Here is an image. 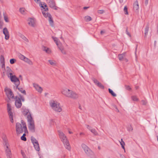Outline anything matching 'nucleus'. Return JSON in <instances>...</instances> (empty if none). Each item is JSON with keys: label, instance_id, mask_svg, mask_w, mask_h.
I'll use <instances>...</instances> for the list:
<instances>
[{"label": "nucleus", "instance_id": "f257e3e1", "mask_svg": "<svg viewBox=\"0 0 158 158\" xmlns=\"http://www.w3.org/2000/svg\"><path fill=\"white\" fill-rule=\"evenodd\" d=\"M21 122V124L19 123H17L16 124V133L20 134L22 133L23 132L28 133L26 123L23 120Z\"/></svg>", "mask_w": 158, "mask_h": 158}, {"label": "nucleus", "instance_id": "f03ea898", "mask_svg": "<svg viewBox=\"0 0 158 158\" xmlns=\"http://www.w3.org/2000/svg\"><path fill=\"white\" fill-rule=\"evenodd\" d=\"M61 93L65 96L73 99H77L79 97L78 95L75 92L67 89L63 90Z\"/></svg>", "mask_w": 158, "mask_h": 158}, {"label": "nucleus", "instance_id": "7ed1b4c3", "mask_svg": "<svg viewBox=\"0 0 158 158\" xmlns=\"http://www.w3.org/2000/svg\"><path fill=\"white\" fill-rule=\"evenodd\" d=\"M59 135L61 141L63 142L65 147L69 150L70 149V147L69 141L67 138L66 136L62 131L59 130L58 131Z\"/></svg>", "mask_w": 158, "mask_h": 158}, {"label": "nucleus", "instance_id": "20e7f679", "mask_svg": "<svg viewBox=\"0 0 158 158\" xmlns=\"http://www.w3.org/2000/svg\"><path fill=\"white\" fill-rule=\"evenodd\" d=\"M11 70H7L6 71V74L9 77H10L11 81L12 82L15 83V84L17 88L18 87L20 84V81L17 77L15 75H13V73Z\"/></svg>", "mask_w": 158, "mask_h": 158}, {"label": "nucleus", "instance_id": "39448f33", "mask_svg": "<svg viewBox=\"0 0 158 158\" xmlns=\"http://www.w3.org/2000/svg\"><path fill=\"white\" fill-rule=\"evenodd\" d=\"M27 118L28 123V127L29 130L32 132H35V123L31 114H29L27 116Z\"/></svg>", "mask_w": 158, "mask_h": 158}, {"label": "nucleus", "instance_id": "423d86ee", "mask_svg": "<svg viewBox=\"0 0 158 158\" xmlns=\"http://www.w3.org/2000/svg\"><path fill=\"white\" fill-rule=\"evenodd\" d=\"M50 105L52 109L56 111L60 112L62 109L60 106V104L56 101L51 100L50 102Z\"/></svg>", "mask_w": 158, "mask_h": 158}, {"label": "nucleus", "instance_id": "0eeeda50", "mask_svg": "<svg viewBox=\"0 0 158 158\" xmlns=\"http://www.w3.org/2000/svg\"><path fill=\"white\" fill-rule=\"evenodd\" d=\"M81 147L85 154L88 156H90L93 154V152L90 150V149L85 144L82 143L81 145Z\"/></svg>", "mask_w": 158, "mask_h": 158}, {"label": "nucleus", "instance_id": "6e6552de", "mask_svg": "<svg viewBox=\"0 0 158 158\" xmlns=\"http://www.w3.org/2000/svg\"><path fill=\"white\" fill-rule=\"evenodd\" d=\"M7 105V111L8 114L10 121L12 123H13L14 122L13 119V114L11 111V108L10 104L9 103H8Z\"/></svg>", "mask_w": 158, "mask_h": 158}, {"label": "nucleus", "instance_id": "1a4fd4ad", "mask_svg": "<svg viewBox=\"0 0 158 158\" xmlns=\"http://www.w3.org/2000/svg\"><path fill=\"white\" fill-rule=\"evenodd\" d=\"M5 91L9 99L10 100L11 98H13L14 96L10 89L6 88L5 89Z\"/></svg>", "mask_w": 158, "mask_h": 158}, {"label": "nucleus", "instance_id": "9d476101", "mask_svg": "<svg viewBox=\"0 0 158 158\" xmlns=\"http://www.w3.org/2000/svg\"><path fill=\"white\" fill-rule=\"evenodd\" d=\"M91 79L94 82V83L98 87L101 89H103L104 88V87L100 82H99L97 79H95L94 77L91 78Z\"/></svg>", "mask_w": 158, "mask_h": 158}, {"label": "nucleus", "instance_id": "9b49d317", "mask_svg": "<svg viewBox=\"0 0 158 158\" xmlns=\"http://www.w3.org/2000/svg\"><path fill=\"white\" fill-rule=\"evenodd\" d=\"M15 99V104L16 107L18 108H20L22 105V103L18 96H16Z\"/></svg>", "mask_w": 158, "mask_h": 158}, {"label": "nucleus", "instance_id": "f8f14e48", "mask_svg": "<svg viewBox=\"0 0 158 158\" xmlns=\"http://www.w3.org/2000/svg\"><path fill=\"white\" fill-rule=\"evenodd\" d=\"M3 32L5 35V39L6 40H8L9 38V32L6 28H4L3 30Z\"/></svg>", "mask_w": 158, "mask_h": 158}, {"label": "nucleus", "instance_id": "ddd939ff", "mask_svg": "<svg viewBox=\"0 0 158 158\" xmlns=\"http://www.w3.org/2000/svg\"><path fill=\"white\" fill-rule=\"evenodd\" d=\"M0 64L2 69H5L4 58V56L2 55L0 56Z\"/></svg>", "mask_w": 158, "mask_h": 158}, {"label": "nucleus", "instance_id": "4468645a", "mask_svg": "<svg viewBox=\"0 0 158 158\" xmlns=\"http://www.w3.org/2000/svg\"><path fill=\"white\" fill-rule=\"evenodd\" d=\"M5 152L7 158H11L12 154L10 149H5Z\"/></svg>", "mask_w": 158, "mask_h": 158}, {"label": "nucleus", "instance_id": "2eb2a0df", "mask_svg": "<svg viewBox=\"0 0 158 158\" xmlns=\"http://www.w3.org/2000/svg\"><path fill=\"white\" fill-rule=\"evenodd\" d=\"M49 6L51 8H53L56 5L55 2L54 0H50L47 1Z\"/></svg>", "mask_w": 158, "mask_h": 158}, {"label": "nucleus", "instance_id": "dca6fc26", "mask_svg": "<svg viewBox=\"0 0 158 158\" xmlns=\"http://www.w3.org/2000/svg\"><path fill=\"white\" fill-rule=\"evenodd\" d=\"M29 22L28 24L32 27H35V22L33 19L31 18H30L28 20Z\"/></svg>", "mask_w": 158, "mask_h": 158}, {"label": "nucleus", "instance_id": "f3484780", "mask_svg": "<svg viewBox=\"0 0 158 158\" xmlns=\"http://www.w3.org/2000/svg\"><path fill=\"white\" fill-rule=\"evenodd\" d=\"M3 144L4 148L6 146H9L10 145L8 140L6 138H3Z\"/></svg>", "mask_w": 158, "mask_h": 158}, {"label": "nucleus", "instance_id": "a211bd4d", "mask_svg": "<svg viewBox=\"0 0 158 158\" xmlns=\"http://www.w3.org/2000/svg\"><path fill=\"white\" fill-rule=\"evenodd\" d=\"M52 38L53 40H54V41L56 43L58 47H59L60 46H61L62 45L61 43H60V42H59V40L57 38L54 37L53 36H52Z\"/></svg>", "mask_w": 158, "mask_h": 158}, {"label": "nucleus", "instance_id": "6ab92c4d", "mask_svg": "<svg viewBox=\"0 0 158 158\" xmlns=\"http://www.w3.org/2000/svg\"><path fill=\"white\" fill-rule=\"evenodd\" d=\"M139 6L137 0H136L133 4V9L134 10H137L139 9Z\"/></svg>", "mask_w": 158, "mask_h": 158}, {"label": "nucleus", "instance_id": "aec40b11", "mask_svg": "<svg viewBox=\"0 0 158 158\" xmlns=\"http://www.w3.org/2000/svg\"><path fill=\"white\" fill-rule=\"evenodd\" d=\"M49 18H48V21L49 22L50 25L52 27H53L54 25V21L53 20L52 17L51 15H49Z\"/></svg>", "mask_w": 158, "mask_h": 158}, {"label": "nucleus", "instance_id": "412c9836", "mask_svg": "<svg viewBox=\"0 0 158 158\" xmlns=\"http://www.w3.org/2000/svg\"><path fill=\"white\" fill-rule=\"evenodd\" d=\"M34 86L39 92H41L43 89L42 88L39 86L38 85L36 84H34Z\"/></svg>", "mask_w": 158, "mask_h": 158}, {"label": "nucleus", "instance_id": "4be33fe9", "mask_svg": "<svg viewBox=\"0 0 158 158\" xmlns=\"http://www.w3.org/2000/svg\"><path fill=\"white\" fill-rule=\"evenodd\" d=\"M23 114L25 116L27 115V116L29 114H31L29 112L28 110L25 108L23 109L22 111Z\"/></svg>", "mask_w": 158, "mask_h": 158}, {"label": "nucleus", "instance_id": "5701e85b", "mask_svg": "<svg viewBox=\"0 0 158 158\" xmlns=\"http://www.w3.org/2000/svg\"><path fill=\"white\" fill-rule=\"evenodd\" d=\"M33 145L35 149L37 151H39L40 150V148L39 143H37L33 144Z\"/></svg>", "mask_w": 158, "mask_h": 158}, {"label": "nucleus", "instance_id": "b1692460", "mask_svg": "<svg viewBox=\"0 0 158 158\" xmlns=\"http://www.w3.org/2000/svg\"><path fill=\"white\" fill-rule=\"evenodd\" d=\"M149 25H147L145 29V32H144V37H146L148 35V31L149 30Z\"/></svg>", "mask_w": 158, "mask_h": 158}, {"label": "nucleus", "instance_id": "393cba45", "mask_svg": "<svg viewBox=\"0 0 158 158\" xmlns=\"http://www.w3.org/2000/svg\"><path fill=\"white\" fill-rule=\"evenodd\" d=\"M43 50L46 52L49 53L50 52V51L49 49L46 47L43 46L42 47Z\"/></svg>", "mask_w": 158, "mask_h": 158}, {"label": "nucleus", "instance_id": "a878e982", "mask_svg": "<svg viewBox=\"0 0 158 158\" xmlns=\"http://www.w3.org/2000/svg\"><path fill=\"white\" fill-rule=\"evenodd\" d=\"M58 48L60 50V51L63 54H66V52L64 50V47L62 46V44L61 46L59 47Z\"/></svg>", "mask_w": 158, "mask_h": 158}, {"label": "nucleus", "instance_id": "bb28decb", "mask_svg": "<svg viewBox=\"0 0 158 158\" xmlns=\"http://www.w3.org/2000/svg\"><path fill=\"white\" fill-rule=\"evenodd\" d=\"M31 140L33 144L38 143L37 140L33 136L31 137Z\"/></svg>", "mask_w": 158, "mask_h": 158}, {"label": "nucleus", "instance_id": "cd10ccee", "mask_svg": "<svg viewBox=\"0 0 158 158\" xmlns=\"http://www.w3.org/2000/svg\"><path fill=\"white\" fill-rule=\"evenodd\" d=\"M23 60L30 64H32V61L26 57H25Z\"/></svg>", "mask_w": 158, "mask_h": 158}, {"label": "nucleus", "instance_id": "c85d7f7f", "mask_svg": "<svg viewBox=\"0 0 158 158\" xmlns=\"http://www.w3.org/2000/svg\"><path fill=\"white\" fill-rule=\"evenodd\" d=\"M91 18L89 16H85L84 18V19L85 21L86 22H89L92 20Z\"/></svg>", "mask_w": 158, "mask_h": 158}, {"label": "nucleus", "instance_id": "c756f323", "mask_svg": "<svg viewBox=\"0 0 158 158\" xmlns=\"http://www.w3.org/2000/svg\"><path fill=\"white\" fill-rule=\"evenodd\" d=\"M94 135H98V133L94 129H91L90 131Z\"/></svg>", "mask_w": 158, "mask_h": 158}, {"label": "nucleus", "instance_id": "7c9ffc66", "mask_svg": "<svg viewBox=\"0 0 158 158\" xmlns=\"http://www.w3.org/2000/svg\"><path fill=\"white\" fill-rule=\"evenodd\" d=\"M108 91L109 93L113 97H116V94L111 89H109Z\"/></svg>", "mask_w": 158, "mask_h": 158}, {"label": "nucleus", "instance_id": "2f4dec72", "mask_svg": "<svg viewBox=\"0 0 158 158\" xmlns=\"http://www.w3.org/2000/svg\"><path fill=\"white\" fill-rule=\"evenodd\" d=\"M42 14L44 16V17H45V18H47V17L49 18V15H51L48 12L46 13L44 11H43L42 12Z\"/></svg>", "mask_w": 158, "mask_h": 158}, {"label": "nucleus", "instance_id": "473e14b6", "mask_svg": "<svg viewBox=\"0 0 158 158\" xmlns=\"http://www.w3.org/2000/svg\"><path fill=\"white\" fill-rule=\"evenodd\" d=\"M16 88L18 90L20 91L22 93L24 94L25 95L26 94V91L25 90H23V89L22 88H19L18 87V86L17 88L16 87Z\"/></svg>", "mask_w": 158, "mask_h": 158}, {"label": "nucleus", "instance_id": "72a5a7b5", "mask_svg": "<svg viewBox=\"0 0 158 158\" xmlns=\"http://www.w3.org/2000/svg\"><path fill=\"white\" fill-rule=\"evenodd\" d=\"M124 57V55L123 54H119L118 55V57L119 60H122L123 59Z\"/></svg>", "mask_w": 158, "mask_h": 158}, {"label": "nucleus", "instance_id": "f704fd0d", "mask_svg": "<svg viewBox=\"0 0 158 158\" xmlns=\"http://www.w3.org/2000/svg\"><path fill=\"white\" fill-rule=\"evenodd\" d=\"M121 145L123 149H125L124 145L125 144L124 142L123 141V139H121V141L120 142Z\"/></svg>", "mask_w": 158, "mask_h": 158}, {"label": "nucleus", "instance_id": "c9c22d12", "mask_svg": "<svg viewBox=\"0 0 158 158\" xmlns=\"http://www.w3.org/2000/svg\"><path fill=\"white\" fill-rule=\"evenodd\" d=\"M131 98L134 101H138V99L135 96H132L131 97Z\"/></svg>", "mask_w": 158, "mask_h": 158}, {"label": "nucleus", "instance_id": "e433bc0d", "mask_svg": "<svg viewBox=\"0 0 158 158\" xmlns=\"http://www.w3.org/2000/svg\"><path fill=\"white\" fill-rule=\"evenodd\" d=\"M18 57L19 59L22 60H24L26 57L25 56L22 55L21 54H19Z\"/></svg>", "mask_w": 158, "mask_h": 158}, {"label": "nucleus", "instance_id": "4c0bfd02", "mask_svg": "<svg viewBox=\"0 0 158 158\" xmlns=\"http://www.w3.org/2000/svg\"><path fill=\"white\" fill-rule=\"evenodd\" d=\"M20 37L24 40L27 41L28 42V40L27 38L25 37L22 34H21L20 35Z\"/></svg>", "mask_w": 158, "mask_h": 158}, {"label": "nucleus", "instance_id": "58836bf2", "mask_svg": "<svg viewBox=\"0 0 158 158\" xmlns=\"http://www.w3.org/2000/svg\"><path fill=\"white\" fill-rule=\"evenodd\" d=\"M18 98L20 99V100L23 102H24L25 101V99L23 96H22L21 95H19Z\"/></svg>", "mask_w": 158, "mask_h": 158}, {"label": "nucleus", "instance_id": "ea45409f", "mask_svg": "<svg viewBox=\"0 0 158 158\" xmlns=\"http://www.w3.org/2000/svg\"><path fill=\"white\" fill-rule=\"evenodd\" d=\"M40 6L43 9H44V11L45 12V11H48V8H46V9L43 6V5L41 3V2L40 3Z\"/></svg>", "mask_w": 158, "mask_h": 158}, {"label": "nucleus", "instance_id": "a19ab883", "mask_svg": "<svg viewBox=\"0 0 158 158\" xmlns=\"http://www.w3.org/2000/svg\"><path fill=\"white\" fill-rule=\"evenodd\" d=\"M124 11L125 15H128L127 8V6H125L124 8Z\"/></svg>", "mask_w": 158, "mask_h": 158}, {"label": "nucleus", "instance_id": "79ce46f5", "mask_svg": "<svg viewBox=\"0 0 158 158\" xmlns=\"http://www.w3.org/2000/svg\"><path fill=\"white\" fill-rule=\"evenodd\" d=\"M16 61V59L13 58L10 59V63L11 64H14Z\"/></svg>", "mask_w": 158, "mask_h": 158}, {"label": "nucleus", "instance_id": "37998d69", "mask_svg": "<svg viewBox=\"0 0 158 158\" xmlns=\"http://www.w3.org/2000/svg\"><path fill=\"white\" fill-rule=\"evenodd\" d=\"M127 130L128 131H131L133 130V128L131 125L128 127Z\"/></svg>", "mask_w": 158, "mask_h": 158}, {"label": "nucleus", "instance_id": "c03bdc74", "mask_svg": "<svg viewBox=\"0 0 158 158\" xmlns=\"http://www.w3.org/2000/svg\"><path fill=\"white\" fill-rule=\"evenodd\" d=\"M25 11V9L24 8H20L19 9V11L22 14H24Z\"/></svg>", "mask_w": 158, "mask_h": 158}, {"label": "nucleus", "instance_id": "a18cd8bd", "mask_svg": "<svg viewBox=\"0 0 158 158\" xmlns=\"http://www.w3.org/2000/svg\"><path fill=\"white\" fill-rule=\"evenodd\" d=\"M126 89L129 90H130L131 89V88L129 85H125Z\"/></svg>", "mask_w": 158, "mask_h": 158}, {"label": "nucleus", "instance_id": "49530a36", "mask_svg": "<svg viewBox=\"0 0 158 158\" xmlns=\"http://www.w3.org/2000/svg\"><path fill=\"white\" fill-rule=\"evenodd\" d=\"M126 34L129 37H131V34L129 32L127 31V29L126 30Z\"/></svg>", "mask_w": 158, "mask_h": 158}, {"label": "nucleus", "instance_id": "de8ad7c7", "mask_svg": "<svg viewBox=\"0 0 158 158\" xmlns=\"http://www.w3.org/2000/svg\"><path fill=\"white\" fill-rule=\"evenodd\" d=\"M21 139L22 140L26 141L27 140V139L25 137H23V136H22L21 137Z\"/></svg>", "mask_w": 158, "mask_h": 158}, {"label": "nucleus", "instance_id": "09e8293b", "mask_svg": "<svg viewBox=\"0 0 158 158\" xmlns=\"http://www.w3.org/2000/svg\"><path fill=\"white\" fill-rule=\"evenodd\" d=\"M98 11V13L100 14H102L104 12V11L103 10H99Z\"/></svg>", "mask_w": 158, "mask_h": 158}, {"label": "nucleus", "instance_id": "8fccbe9b", "mask_svg": "<svg viewBox=\"0 0 158 158\" xmlns=\"http://www.w3.org/2000/svg\"><path fill=\"white\" fill-rule=\"evenodd\" d=\"M4 19L5 21L6 22H8L9 21L8 20V18L6 16L4 15Z\"/></svg>", "mask_w": 158, "mask_h": 158}, {"label": "nucleus", "instance_id": "3c124183", "mask_svg": "<svg viewBox=\"0 0 158 158\" xmlns=\"http://www.w3.org/2000/svg\"><path fill=\"white\" fill-rule=\"evenodd\" d=\"M48 61L51 65H53L55 64L53 61L52 60H48Z\"/></svg>", "mask_w": 158, "mask_h": 158}, {"label": "nucleus", "instance_id": "603ef678", "mask_svg": "<svg viewBox=\"0 0 158 158\" xmlns=\"http://www.w3.org/2000/svg\"><path fill=\"white\" fill-rule=\"evenodd\" d=\"M148 0H145L144 4L145 6H147L148 4Z\"/></svg>", "mask_w": 158, "mask_h": 158}, {"label": "nucleus", "instance_id": "864d4df0", "mask_svg": "<svg viewBox=\"0 0 158 158\" xmlns=\"http://www.w3.org/2000/svg\"><path fill=\"white\" fill-rule=\"evenodd\" d=\"M86 126L87 128L88 129L89 131H90V130H91L92 129V127L89 125H87Z\"/></svg>", "mask_w": 158, "mask_h": 158}, {"label": "nucleus", "instance_id": "5fc2aeb1", "mask_svg": "<svg viewBox=\"0 0 158 158\" xmlns=\"http://www.w3.org/2000/svg\"><path fill=\"white\" fill-rule=\"evenodd\" d=\"M143 105H145L146 104L147 102L144 100H142L141 101Z\"/></svg>", "mask_w": 158, "mask_h": 158}, {"label": "nucleus", "instance_id": "6e6d98bb", "mask_svg": "<svg viewBox=\"0 0 158 158\" xmlns=\"http://www.w3.org/2000/svg\"><path fill=\"white\" fill-rule=\"evenodd\" d=\"M114 107L115 108V109H116V111H117V112H119V110H118V108H117V107L116 106H115V105H114Z\"/></svg>", "mask_w": 158, "mask_h": 158}, {"label": "nucleus", "instance_id": "4d7b16f0", "mask_svg": "<svg viewBox=\"0 0 158 158\" xmlns=\"http://www.w3.org/2000/svg\"><path fill=\"white\" fill-rule=\"evenodd\" d=\"M120 157L121 158H126L125 156L123 155L120 154Z\"/></svg>", "mask_w": 158, "mask_h": 158}, {"label": "nucleus", "instance_id": "13d9d810", "mask_svg": "<svg viewBox=\"0 0 158 158\" xmlns=\"http://www.w3.org/2000/svg\"><path fill=\"white\" fill-rule=\"evenodd\" d=\"M4 149H10V145L9 146H6L4 148Z\"/></svg>", "mask_w": 158, "mask_h": 158}, {"label": "nucleus", "instance_id": "bf43d9fd", "mask_svg": "<svg viewBox=\"0 0 158 158\" xmlns=\"http://www.w3.org/2000/svg\"><path fill=\"white\" fill-rule=\"evenodd\" d=\"M58 8V7L57 6H56V5H55V6H54V7L53 8L55 10H57Z\"/></svg>", "mask_w": 158, "mask_h": 158}, {"label": "nucleus", "instance_id": "052dcab7", "mask_svg": "<svg viewBox=\"0 0 158 158\" xmlns=\"http://www.w3.org/2000/svg\"><path fill=\"white\" fill-rule=\"evenodd\" d=\"M89 6H85L83 7V9L84 10H86L89 8Z\"/></svg>", "mask_w": 158, "mask_h": 158}, {"label": "nucleus", "instance_id": "680f3d73", "mask_svg": "<svg viewBox=\"0 0 158 158\" xmlns=\"http://www.w3.org/2000/svg\"><path fill=\"white\" fill-rule=\"evenodd\" d=\"M156 41L155 40L154 42V46L155 47H156Z\"/></svg>", "mask_w": 158, "mask_h": 158}, {"label": "nucleus", "instance_id": "e2e57ef3", "mask_svg": "<svg viewBox=\"0 0 158 158\" xmlns=\"http://www.w3.org/2000/svg\"><path fill=\"white\" fill-rule=\"evenodd\" d=\"M21 154L23 157L25 156L24 153L22 151H21Z\"/></svg>", "mask_w": 158, "mask_h": 158}, {"label": "nucleus", "instance_id": "0e129e2a", "mask_svg": "<svg viewBox=\"0 0 158 158\" xmlns=\"http://www.w3.org/2000/svg\"><path fill=\"white\" fill-rule=\"evenodd\" d=\"M43 6H44V7H47V6L46 4L44 3L43 4Z\"/></svg>", "mask_w": 158, "mask_h": 158}, {"label": "nucleus", "instance_id": "69168bd1", "mask_svg": "<svg viewBox=\"0 0 158 158\" xmlns=\"http://www.w3.org/2000/svg\"><path fill=\"white\" fill-rule=\"evenodd\" d=\"M105 32L103 31H101L100 32V33L101 35L103 34V33H104Z\"/></svg>", "mask_w": 158, "mask_h": 158}, {"label": "nucleus", "instance_id": "338daca9", "mask_svg": "<svg viewBox=\"0 0 158 158\" xmlns=\"http://www.w3.org/2000/svg\"><path fill=\"white\" fill-rule=\"evenodd\" d=\"M24 133L23 134V135L22 136H23V137H25L26 136V133Z\"/></svg>", "mask_w": 158, "mask_h": 158}, {"label": "nucleus", "instance_id": "774afa93", "mask_svg": "<svg viewBox=\"0 0 158 158\" xmlns=\"http://www.w3.org/2000/svg\"><path fill=\"white\" fill-rule=\"evenodd\" d=\"M80 135H84V133H83V132H81L80 134Z\"/></svg>", "mask_w": 158, "mask_h": 158}]
</instances>
